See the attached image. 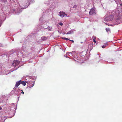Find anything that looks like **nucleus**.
<instances>
[{"mask_svg": "<svg viewBox=\"0 0 122 122\" xmlns=\"http://www.w3.org/2000/svg\"><path fill=\"white\" fill-rule=\"evenodd\" d=\"M2 109V107H0V110Z\"/></svg>", "mask_w": 122, "mask_h": 122, "instance_id": "33", "label": "nucleus"}, {"mask_svg": "<svg viewBox=\"0 0 122 122\" xmlns=\"http://www.w3.org/2000/svg\"><path fill=\"white\" fill-rule=\"evenodd\" d=\"M112 2L115 1L117 5V7L114 11L109 10L107 12V15L104 20V21L108 22L109 21L108 16L111 15L112 13L114 15V20L113 21V24H110L108 25L113 26L115 25H118L119 24L122 23V6L121 1L120 0H109Z\"/></svg>", "mask_w": 122, "mask_h": 122, "instance_id": "1", "label": "nucleus"}, {"mask_svg": "<svg viewBox=\"0 0 122 122\" xmlns=\"http://www.w3.org/2000/svg\"><path fill=\"white\" fill-rule=\"evenodd\" d=\"M66 54L67 55H69L70 54H71V52H67L66 53Z\"/></svg>", "mask_w": 122, "mask_h": 122, "instance_id": "26", "label": "nucleus"}, {"mask_svg": "<svg viewBox=\"0 0 122 122\" xmlns=\"http://www.w3.org/2000/svg\"><path fill=\"white\" fill-rule=\"evenodd\" d=\"M3 106H1L0 107H3Z\"/></svg>", "mask_w": 122, "mask_h": 122, "instance_id": "36", "label": "nucleus"}, {"mask_svg": "<svg viewBox=\"0 0 122 122\" xmlns=\"http://www.w3.org/2000/svg\"><path fill=\"white\" fill-rule=\"evenodd\" d=\"M70 41H71L73 43L74 42V41L73 40H70Z\"/></svg>", "mask_w": 122, "mask_h": 122, "instance_id": "31", "label": "nucleus"}, {"mask_svg": "<svg viewBox=\"0 0 122 122\" xmlns=\"http://www.w3.org/2000/svg\"><path fill=\"white\" fill-rule=\"evenodd\" d=\"M65 57H67H67L66 56H65Z\"/></svg>", "mask_w": 122, "mask_h": 122, "instance_id": "39", "label": "nucleus"}, {"mask_svg": "<svg viewBox=\"0 0 122 122\" xmlns=\"http://www.w3.org/2000/svg\"><path fill=\"white\" fill-rule=\"evenodd\" d=\"M83 56H80V58L79 56L77 57V60L78 61H77L79 62H82L83 59L84 58L85 56L84 55H83Z\"/></svg>", "mask_w": 122, "mask_h": 122, "instance_id": "6", "label": "nucleus"}, {"mask_svg": "<svg viewBox=\"0 0 122 122\" xmlns=\"http://www.w3.org/2000/svg\"><path fill=\"white\" fill-rule=\"evenodd\" d=\"M14 70H10L8 71V70H5V72L4 73V74L5 75H7L9 73H10V72L13 71Z\"/></svg>", "mask_w": 122, "mask_h": 122, "instance_id": "11", "label": "nucleus"}, {"mask_svg": "<svg viewBox=\"0 0 122 122\" xmlns=\"http://www.w3.org/2000/svg\"><path fill=\"white\" fill-rule=\"evenodd\" d=\"M42 20V19L41 18H40V19H39V20L40 21H41Z\"/></svg>", "mask_w": 122, "mask_h": 122, "instance_id": "27", "label": "nucleus"}, {"mask_svg": "<svg viewBox=\"0 0 122 122\" xmlns=\"http://www.w3.org/2000/svg\"><path fill=\"white\" fill-rule=\"evenodd\" d=\"M77 7H78V8L79 7V6H78Z\"/></svg>", "mask_w": 122, "mask_h": 122, "instance_id": "37", "label": "nucleus"}, {"mask_svg": "<svg viewBox=\"0 0 122 122\" xmlns=\"http://www.w3.org/2000/svg\"><path fill=\"white\" fill-rule=\"evenodd\" d=\"M22 49L21 51L18 53V56L19 57H21V59L24 58L29 60L32 58L31 57L32 54L26 50L25 47L22 46Z\"/></svg>", "mask_w": 122, "mask_h": 122, "instance_id": "3", "label": "nucleus"}, {"mask_svg": "<svg viewBox=\"0 0 122 122\" xmlns=\"http://www.w3.org/2000/svg\"><path fill=\"white\" fill-rule=\"evenodd\" d=\"M29 78L27 79H26V82L28 84V87L30 88L34 86L36 77L35 76H30L29 77Z\"/></svg>", "mask_w": 122, "mask_h": 122, "instance_id": "4", "label": "nucleus"}, {"mask_svg": "<svg viewBox=\"0 0 122 122\" xmlns=\"http://www.w3.org/2000/svg\"><path fill=\"white\" fill-rule=\"evenodd\" d=\"M108 43H106L105 44V45H106H106H108Z\"/></svg>", "mask_w": 122, "mask_h": 122, "instance_id": "30", "label": "nucleus"}, {"mask_svg": "<svg viewBox=\"0 0 122 122\" xmlns=\"http://www.w3.org/2000/svg\"><path fill=\"white\" fill-rule=\"evenodd\" d=\"M11 106H15L16 107L17 105L16 106L15 105V104L14 103H12V104H11Z\"/></svg>", "mask_w": 122, "mask_h": 122, "instance_id": "21", "label": "nucleus"}, {"mask_svg": "<svg viewBox=\"0 0 122 122\" xmlns=\"http://www.w3.org/2000/svg\"><path fill=\"white\" fill-rule=\"evenodd\" d=\"M21 91H22V92H21V93H23V94H24V92H23V90H21Z\"/></svg>", "mask_w": 122, "mask_h": 122, "instance_id": "29", "label": "nucleus"}, {"mask_svg": "<svg viewBox=\"0 0 122 122\" xmlns=\"http://www.w3.org/2000/svg\"><path fill=\"white\" fill-rule=\"evenodd\" d=\"M15 90V94L16 95L19 96V97L20 96L21 94L20 90L19 88H17V89L16 88Z\"/></svg>", "mask_w": 122, "mask_h": 122, "instance_id": "9", "label": "nucleus"}, {"mask_svg": "<svg viewBox=\"0 0 122 122\" xmlns=\"http://www.w3.org/2000/svg\"><path fill=\"white\" fill-rule=\"evenodd\" d=\"M11 5V9L12 11L16 14L18 15L22 11V9H25L28 7L30 3H33L34 0H27L24 3L23 6H20L17 2H15L16 0H10Z\"/></svg>", "mask_w": 122, "mask_h": 122, "instance_id": "2", "label": "nucleus"}, {"mask_svg": "<svg viewBox=\"0 0 122 122\" xmlns=\"http://www.w3.org/2000/svg\"><path fill=\"white\" fill-rule=\"evenodd\" d=\"M44 28L45 29H47L49 30H51L52 28V27H50L48 26L47 27H45Z\"/></svg>", "mask_w": 122, "mask_h": 122, "instance_id": "15", "label": "nucleus"}, {"mask_svg": "<svg viewBox=\"0 0 122 122\" xmlns=\"http://www.w3.org/2000/svg\"><path fill=\"white\" fill-rule=\"evenodd\" d=\"M71 54H72L73 56H74L75 55V54H76V52L74 51H73L71 52Z\"/></svg>", "mask_w": 122, "mask_h": 122, "instance_id": "19", "label": "nucleus"}, {"mask_svg": "<svg viewBox=\"0 0 122 122\" xmlns=\"http://www.w3.org/2000/svg\"><path fill=\"white\" fill-rule=\"evenodd\" d=\"M66 56V55H64V56H65H65Z\"/></svg>", "mask_w": 122, "mask_h": 122, "instance_id": "38", "label": "nucleus"}, {"mask_svg": "<svg viewBox=\"0 0 122 122\" xmlns=\"http://www.w3.org/2000/svg\"><path fill=\"white\" fill-rule=\"evenodd\" d=\"M69 56H73V55H72V54H71H71H70Z\"/></svg>", "mask_w": 122, "mask_h": 122, "instance_id": "28", "label": "nucleus"}, {"mask_svg": "<svg viewBox=\"0 0 122 122\" xmlns=\"http://www.w3.org/2000/svg\"><path fill=\"white\" fill-rule=\"evenodd\" d=\"M96 12L95 8H92L91 9L89 12V14L90 15H93L95 14Z\"/></svg>", "mask_w": 122, "mask_h": 122, "instance_id": "7", "label": "nucleus"}, {"mask_svg": "<svg viewBox=\"0 0 122 122\" xmlns=\"http://www.w3.org/2000/svg\"><path fill=\"white\" fill-rule=\"evenodd\" d=\"M106 31L107 32H108L110 31V29L108 28H106Z\"/></svg>", "mask_w": 122, "mask_h": 122, "instance_id": "20", "label": "nucleus"}, {"mask_svg": "<svg viewBox=\"0 0 122 122\" xmlns=\"http://www.w3.org/2000/svg\"><path fill=\"white\" fill-rule=\"evenodd\" d=\"M26 81H21V83L24 86H25L26 84Z\"/></svg>", "mask_w": 122, "mask_h": 122, "instance_id": "16", "label": "nucleus"}, {"mask_svg": "<svg viewBox=\"0 0 122 122\" xmlns=\"http://www.w3.org/2000/svg\"><path fill=\"white\" fill-rule=\"evenodd\" d=\"M106 47V45H103V46H102V48H104L105 47Z\"/></svg>", "mask_w": 122, "mask_h": 122, "instance_id": "22", "label": "nucleus"}, {"mask_svg": "<svg viewBox=\"0 0 122 122\" xmlns=\"http://www.w3.org/2000/svg\"><path fill=\"white\" fill-rule=\"evenodd\" d=\"M59 24L61 26H62L63 24L62 23L60 22L59 23Z\"/></svg>", "mask_w": 122, "mask_h": 122, "instance_id": "25", "label": "nucleus"}, {"mask_svg": "<svg viewBox=\"0 0 122 122\" xmlns=\"http://www.w3.org/2000/svg\"><path fill=\"white\" fill-rule=\"evenodd\" d=\"M55 6H54L53 7V8H55Z\"/></svg>", "mask_w": 122, "mask_h": 122, "instance_id": "35", "label": "nucleus"}, {"mask_svg": "<svg viewBox=\"0 0 122 122\" xmlns=\"http://www.w3.org/2000/svg\"><path fill=\"white\" fill-rule=\"evenodd\" d=\"M71 7H72L74 9H78V8H77V6L76 5H75L74 6H73L72 7L71 6Z\"/></svg>", "mask_w": 122, "mask_h": 122, "instance_id": "17", "label": "nucleus"}, {"mask_svg": "<svg viewBox=\"0 0 122 122\" xmlns=\"http://www.w3.org/2000/svg\"><path fill=\"white\" fill-rule=\"evenodd\" d=\"M20 62V61L18 60H15L13 62V65L14 67H15L19 65Z\"/></svg>", "mask_w": 122, "mask_h": 122, "instance_id": "8", "label": "nucleus"}, {"mask_svg": "<svg viewBox=\"0 0 122 122\" xmlns=\"http://www.w3.org/2000/svg\"><path fill=\"white\" fill-rule=\"evenodd\" d=\"M7 0H2V2H4V3L5 2L7 1Z\"/></svg>", "mask_w": 122, "mask_h": 122, "instance_id": "23", "label": "nucleus"}, {"mask_svg": "<svg viewBox=\"0 0 122 122\" xmlns=\"http://www.w3.org/2000/svg\"><path fill=\"white\" fill-rule=\"evenodd\" d=\"M21 80H20L19 81H17L16 83L15 87L14 88V90H15L16 88H17L19 86L21 83Z\"/></svg>", "mask_w": 122, "mask_h": 122, "instance_id": "10", "label": "nucleus"}, {"mask_svg": "<svg viewBox=\"0 0 122 122\" xmlns=\"http://www.w3.org/2000/svg\"><path fill=\"white\" fill-rule=\"evenodd\" d=\"M92 38H93V41L95 43H96V41L95 40L96 39V37L94 36H93L92 37Z\"/></svg>", "mask_w": 122, "mask_h": 122, "instance_id": "18", "label": "nucleus"}, {"mask_svg": "<svg viewBox=\"0 0 122 122\" xmlns=\"http://www.w3.org/2000/svg\"><path fill=\"white\" fill-rule=\"evenodd\" d=\"M47 39V38L45 36H43L42 37L41 39V41H43L44 40H46Z\"/></svg>", "mask_w": 122, "mask_h": 122, "instance_id": "14", "label": "nucleus"}, {"mask_svg": "<svg viewBox=\"0 0 122 122\" xmlns=\"http://www.w3.org/2000/svg\"><path fill=\"white\" fill-rule=\"evenodd\" d=\"M90 1H91L92 2H93V1L94 0H89Z\"/></svg>", "mask_w": 122, "mask_h": 122, "instance_id": "32", "label": "nucleus"}, {"mask_svg": "<svg viewBox=\"0 0 122 122\" xmlns=\"http://www.w3.org/2000/svg\"><path fill=\"white\" fill-rule=\"evenodd\" d=\"M58 15L62 18H63L64 17H69V16H67L66 14L64 12L60 11L59 12V14Z\"/></svg>", "mask_w": 122, "mask_h": 122, "instance_id": "5", "label": "nucleus"}, {"mask_svg": "<svg viewBox=\"0 0 122 122\" xmlns=\"http://www.w3.org/2000/svg\"><path fill=\"white\" fill-rule=\"evenodd\" d=\"M75 31V30H71L69 31L68 32L66 33V34H71L73 33L74 31Z\"/></svg>", "mask_w": 122, "mask_h": 122, "instance_id": "13", "label": "nucleus"}, {"mask_svg": "<svg viewBox=\"0 0 122 122\" xmlns=\"http://www.w3.org/2000/svg\"><path fill=\"white\" fill-rule=\"evenodd\" d=\"M2 46V45L1 44H0V46Z\"/></svg>", "mask_w": 122, "mask_h": 122, "instance_id": "34", "label": "nucleus"}, {"mask_svg": "<svg viewBox=\"0 0 122 122\" xmlns=\"http://www.w3.org/2000/svg\"><path fill=\"white\" fill-rule=\"evenodd\" d=\"M63 39H64L65 40H69L68 38H63Z\"/></svg>", "mask_w": 122, "mask_h": 122, "instance_id": "24", "label": "nucleus"}, {"mask_svg": "<svg viewBox=\"0 0 122 122\" xmlns=\"http://www.w3.org/2000/svg\"><path fill=\"white\" fill-rule=\"evenodd\" d=\"M113 16L114 15H113ZM108 16V18L109 19V21L112 20L113 19V18H114V17H114V16H113V15H109Z\"/></svg>", "mask_w": 122, "mask_h": 122, "instance_id": "12", "label": "nucleus"}]
</instances>
